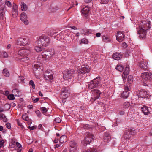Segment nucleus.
Here are the masks:
<instances>
[{
	"mask_svg": "<svg viewBox=\"0 0 152 152\" xmlns=\"http://www.w3.org/2000/svg\"><path fill=\"white\" fill-rule=\"evenodd\" d=\"M55 54L54 50L50 49L43 53L42 55L39 56L38 57V62L35 64L34 66H42V64L45 63L46 60L50 59Z\"/></svg>",
	"mask_w": 152,
	"mask_h": 152,
	"instance_id": "nucleus-1",
	"label": "nucleus"
},
{
	"mask_svg": "<svg viewBox=\"0 0 152 152\" xmlns=\"http://www.w3.org/2000/svg\"><path fill=\"white\" fill-rule=\"evenodd\" d=\"M50 42V38L46 36H41L35 42L38 46L45 47L48 45Z\"/></svg>",
	"mask_w": 152,
	"mask_h": 152,
	"instance_id": "nucleus-2",
	"label": "nucleus"
},
{
	"mask_svg": "<svg viewBox=\"0 0 152 152\" xmlns=\"http://www.w3.org/2000/svg\"><path fill=\"white\" fill-rule=\"evenodd\" d=\"M150 28L149 23H147L144 24L142 27L140 28V30L138 31V34H140L139 36L140 38H144L146 35V31L149 30Z\"/></svg>",
	"mask_w": 152,
	"mask_h": 152,
	"instance_id": "nucleus-3",
	"label": "nucleus"
},
{
	"mask_svg": "<svg viewBox=\"0 0 152 152\" xmlns=\"http://www.w3.org/2000/svg\"><path fill=\"white\" fill-rule=\"evenodd\" d=\"M91 93L93 95L90 101L93 103L99 97L101 93L97 89L93 90H91Z\"/></svg>",
	"mask_w": 152,
	"mask_h": 152,
	"instance_id": "nucleus-4",
	"label": "nucleus"
},
{
	"mask_svg": "<svg viewBox=\"0 0 152 152\" xmlns=\"http://www.w3.org/2000/svg\"><path fill=\"white\" fill-rule=\"evenodd\" d=\"M73 71L72 70H69L64 71V73L63 78L64 80H67L71 79L73 77Z\"/></svg>",
	"mask_w": 152,
	"mask_h": 152,
	"instance_id": "nucleus-5",
	"label": "nucleus"
},
{
	"mask_svg": "<svg viewBox=\"0 0 152 152\" xmlns=\"http://www.w3.org/2000/svg\"><path fill=\"white\" fill-rule=\"evenodd\" d=\"M94 135L89 133H86L85 134V145H87L88 144H89L93 139Z\"/></svg>",
	"mask_w": 152,
	"mask_h": 152,
	"instance_id": "nucleus-6",
	"label": "nucleus"
},
{
	"mask_svg": "<svg viewBox=\"0 0 152 152\" xmlns=\"http://www.w3.org/2000/svg\"><path fill=\"white\" fill-rule=\"evenodd\" d=\"M129 87L125 86L124 87V91L120 94V97L124 99L127 98L129 96V93L128 91H130Z\"/></svg>",
	"mask_w": 152,
	"mask_h": 152,
	"instance_id": "nucleus-7",
	"label": "nucleus"
},
{
	"mask_svg": "<svg viewBox=\"0 0 152 152\" xmlns=\"http://www.w3.org/2000/svg\"><path fill=\"white\" fill-rule=\"evenodd\" d=\"M70 147L69 150L71 152L76 151L77 148V145L75 141L72 140L69 142Z\"/></svg>",
	"mask_w": 152,
	"mask_h": 152,
	"instance_id": "nucleus-8",
	"label": "nucleus"
},
{
	"mask_svg": "<svg viewBox=\"0 0 152 152\" xmlns=\"http://www.w3.org/2000/svg\"><path fill=\"white\" fill-rule=\"evenodd\" d=\"M141 77L144 80H149L152 81V74L151 73L146 72L142 73Z\"/></svg>",
	"mask_w": 152,
	"mask_h": 152,
	"instance_id": "nucleus-9",
	"label": "nucleus"
},
{
	"mask_svg": "<svg viewBox=\"0 0 152 152\" xmlns=\"http://www.w3.org/2000/svg\"><path fill=\"white\" fill-rule=\"evenodd\" d=\"M53 73L51 70H47L45 73L44 78L48 80H52L53 78Z\"/></svg>",
	"mask_w": 152,
	"mask_h": 152,
	"instance_id": "nucleus-10",
	"label": "nucleus"
},
{
	"mask_svg": "<svg viewBox=\"0 0 152 152\" xmlns=\"http://www.w3.org/2000/svg\"><path fill=\"white\" fill-rule=\"evenodd\" d=\"M16 43L20 46H24L28 44V41L25 38H20L17 39Z\"/></svg>",
	"mask_w": 152,
	"mask_h": 152,
	"instance_id": "nucleus-11",
	"label": "nucleus"
},
{
	"mask_svg": "<svg viewBox=\"0 0 152 152\" xmlns=\"http://www.w3.org/2000/svg\"><path fill=\"white\" fill-rule=\"evenodd\" d=\"M21 20L25 25H27L28 23V21L27 20V15L25 12L22 13L20 16Z\"/></svg>",
	"mask_w": 152,
	"mask_h": 152,
	"instance_id": "nucleus-12",
	"label": "nucleus"
},
{
	"mask_svg": "<svg viewBox=\"0 0 152 152\" xmlns=\"http://www.w3.org/2000/svg\"><path fill=\"white\" fill-rule=\"evenodd\" d=\"M124 36L121 31H118L116 35V39L119 42L122 41L124 39Z\"/></svg>",
	"mask_w": 152,
	"mask_h": 152,
	"instance_id": "nucleus-13",
	"label": "nucleus"
},
{
	"mask_svg": "<svg viewBox=\"0 0 152 152\" xmlns=\"http://www.w3.org/2000/svg\"><path fill=\"white\" fill-rule=\"evenodd\" d=\"M90 68L89 67H81L77 71L79 74L88 73L90 72Z\"/></svg>",
	"mask_w": 152,
	"mask_h": 152,
	"instance_id": "nucleus-14",
	"label": "nucleus"
},
{
	"mask_svg": "<svg viewBox=\"0 0 152 152\" xmlns=\"http://www.w3.org/2000/svg\"><path fill=\"white\" fill-rule=\"evenodd\" d=\"M129 72V67H125L123 73L122 77L123 81L125 80Z\"/></svg>",
	"mask_w": 152,
	"mask_h": 152,
	"instance_id": "nucleus-15",
	"label": "nucleus"
},
{
	"mask_svg": "<svg viewBox=\"0 0 152 152\" xmlns=\"http://www.w3.org/2000/svg\"><path fill=\"white\" fill-rule=\"evenodd\" d=\"M148 94L147 92L143 90H140L138 96L140 97L146 98L148 97Z\"/></svg>",
	"mask_w": 152,
	"mask_h": 152,
	"instance_id": "nucleus-16",
	"label": "nucleus"
},
{
	"mask_svg": "<svg viewBox=\"0 0 152 152\" xmlns=\"http://www.w3.org/2000/svg\"><path fill=\"white\" fill-rule=\"evenodd\" d=\"M122 57L121 54L118 53H116L112 55V57L115 60H118L121 59Z\"/></svg>",
	"mask_w": 152,
	"mask_h": 152,
	"instance_id": "nucleus-17",
	"label": "nucleus"
},
{
	"mask_svg": "<svg viewBox=\"0 0 152 152\" xmlns=\"http://www.w3.org/2000/svg\"><path fill=\"white\" fill-rule=\"evenodd\" d=\"M61 94L65 97L68 96L69 95V93L68 92V89L67 88H63L61 90Z\"/></svg>",
	"mask_w": 152,
	"mask_h": 152,
	"instance_id": "nucleus-18",
	"label": "nucleus"
},
{
	"mask_svg": "<svg viewBox=\"0 0 152 152\" xmlns=\"http://www.w3.org/2000/svg\"><path fill=\"white\" fill-rule=\"evenodd\" d=\"M4 6L1 7L0 9V20H2L4 19V15L5 13V9Z\"/></svg>",
	"mask_w": 152,
	"mask_h": 152,
	"instance_id": "nucleus-19",
	"label": "nucleus"
},
{
	"mask_svg": "<svg viewBox=\"0 0 152 152\" xmlns=\"http://www.w3.org/2000/svg\"><path fill=\"white\" fill-rule=\"evenodd\" d=\"M141 110L142 113L145 115H147L150 113L148 107L145 105H143L141 108Z\"/></svg>",
	"mask_w": 152,
	"mask_h": 152,
	"instance_id": "nucleus-20",
	"label": "nucleus"
},
{
	"mask_svg": "<svg viewBox=\"0 0 152 152\" xmlns=\"http://www.w3.org/2000/svg\"><path fill=\"white\" fill-rule=\"evenodd\" d=\"M103 138L104 141L106 143H107L110 140L111 137L109 134L106 133L104 134Z\"/></svg>",
	"mask_w": 152,
	"mask_h": 152,
	"instance_id": "nucleus-21",
	"label": "nucleus"
},
{
	"mask_svg": "<svg viewBox=\"0 0 152 152\" xmlns=\"http://www.w3.org/2000/svg\"><path fill=\"white\" fill-rule=\"evenodd\" d=\"M92 81H93V83H94V84L97 87L99 86V85L101 81L100 78L99 77H97L93 79Z\"/></svg>",
	"mask_w": 152,
	"mask_h": 152,
	"instance_id": "nucleus-22",
	"label": "nucleus"
},
{
	"mask_svg": "<svg viewBox=\"0 0 152 152\" xmlns=\"http://www.w3.org/2000/svg\"><path fill=\"white\" fill-rule=\"evenodd\" d=\"M21 10L23 11H26L28 9L27 6L23 2L21 3Z\"/></svg>",
	"mask_w": 152,
	"mask_h": 152,
	"instance_id": "nucleus-23",
	"label": "nucleus"
},
{
	"mask_svg": "<svg viewBox=\"0 0 152 152\" xmlns=\"http://www.w3.org/2000/svg\"><path fill=\"white\" fill-rule=\"evenodd\" d=\"M124 136L126 139H129L131 137V136L130 135V132H129V130H126L124 132Z\"/></svg>",
	"mask_w": 152,
	"mask_h": 152,
	"instance_id": "nucleus-24",
	"label": "nucleus"
},
{
	"mask_svg": "<svg viewBox=\"0 0 152 152\" xmlns=\"http://www.w3.org/2000/svg\"><path fill=\"white\" fill-rule=\"evenodd\" d=\"M89 11V9L88 7H86L83 8L82 10V12L85 15H87Z\"/></svg>",
	"mask_w": 152,
	"mask_h": 152,
	"instance_id": "nucleus-25",
	"label": "nucleus"
},
{
	"mask_svg": "<svg viewBox=\"0 0 152 152\" xmlns=\"http://www.w3.org/2000/svg\"><path fill=\"white\" fill-rule=\"evenodd\" d=\"M67 140V137L66 136L63 135L61 136L60 139V142L61 143L66 142Z\"/></svg>",
	"mask_w": 152,
	"mask_h": 152,
	"instance_id": "nucleus-26",
	"label": "nucleus"
},
{
	"mask_svg": "<svg viewBox=\"0 0 152 152\" xmlns=\"http://www.w3.org/2000/svg\"><path fill=\"white\" fill-rule=\"evenodd\" d=\"M96 87L97 86H96L94 84V83H93V81H92L90 82L89 83L88 85V88L89 89H93L95 88H96Z\"/></svg>",
	"mask_w": 152,
	"mask_h": 152,
	"instance_id": "nucleus-27",
	"label": "nucleus"
},
{
	"mask_svg": "<svg viewBox=\"0 0 152 152\" xmlns=\"http://www.w3.org/2000/svg\"><path fill=\"white\" fill-rule=\"evenodd\" d=\"M127 80L128 83L129 84H131L133 82V77L132 75H129L128 77Z\"/></svg>",
	"mask_w": 152,
	"mask_h": 152,
	"instance_id": "nucleus-28",
	"label": "nucleus"
},
{
	"mask_svg": "<svg viewBox=\"0 0 152 152\" xmlns=\"http://www.w3.org/2000/svg\"><path fill=\"white\" fill-rule=\"evenodd\" d=\"M20 61L21 62L27 63L29 61V58L26 56H24L23 58H20Z\"/></svg>",
	"mask_w": 152,
	"mask_h": 152,
	"instance_id": "nucleus-29",
	"label": "nucleus"
},
{
	"mask_svg": "<svg viewBox=\"0 0 152 152\" xmlns=\"http://www.w3.org/2000/svg\"><path fill=\"white\" fill-rule=\"evenodd\" d=\"M102 40L105 42H110V39L107 36H103L102 37Z\"/></svg>",
	"mask_w": 152,
	"mask_h": 152,
	"instance_id": "nucleus-30",
	"label": "nucleus"
},
{
	"mask_svg": "<svg viewBox=\"0 0 152 152\" xmlns=\"http://www.w3.org/2000/svg\"><path fill=\"white\" fill-rule=\"evenodd\" d=\"M23 51L25 56H26L25 55L28 56L31 52V49H23Z\"/></svg>",
	"mask_w": 152,
	"mask_h": 152,
	"instance_id": "nucleus-31",
	"label": "nucleus"
},
{
	"mask_svg": "<svg viewBox=\"0 0 152 152\" xmlns=\"http://www.w3.org/2000/svg\"><path fill=\"white\" fill-rule=\"evenodd\" d=\"M3 73L4 75L7 77H8L10 76V73L9 71L6 68H5L3 70Z\"/></svg>",
	"mask_w": 152,
	"mask_h": 152,
	"instance_id": "nucleus-32",
	"label": "nucleus"
},
{
	"mask_svg": "<svg viewBox=\"0 0 152 152\" xmlns=\"http://www.w3.org/2000/svg\"><path fill=\"white\" fill-rule=\"evenodd\" d=\"M130 104L128 102H125L123 105V107L124 108H128L130 106Z\"/></svg>",
	"mask_w": 152,
	"mask_h": 152,
	"instance_id": "nucleus-33",
	"label": "nucleus"
},
{
	"mask_svg": "<svg viewBox=\"0 0 152 152\" xmlns=\"http://www.w3.org/2000/svg\"><path fill=\"white\" fill-rule=\"evenodd\" d=\"M81 126L84 129H89L91 128L90 126L87 124H82L81 125Z\"/></svg>",
	"mask_w": 152,
	"mask_h": 152,
	"instance_id": "nucleus-34",
	"label": "nucleus"
},
{
	"mask_svg": "<svg viewBox=\"0 0 152 152\" xmlns=\"http://www.w3.org/2000/svg\"><path fill=\"white\" fill-rule=\"evenodd\" d=\"M12 10L18 11V7L15 3H13L12 5Z\"/></svg>",
	"mask_w": 152,
	"mask_h": 152,
	"instance_id": "nucleus-35",
	"label": "nucleus"
},
{
	"mask_svg": "<svg viewBox=\"0 0 152 152\" xmlns=\"http://www.w3.org/2000/svg\"><path fill=\"white\" fill-rule=\"evenodd\" d=\"M1 54L3 58H7L8 57L7 53L5 51H2L1 52Z\"/></svg>",
	"mask_w": 152,
	"mask_h": 152,
	"instance_id": "nucleus-36",
	"label": "nucleus"
},
{
	"mask_svg": "<svg viewBox=\"0 0 152 152\" xmlns=\"http://www.w3.org/2000/svg\"><path fill=\"white\" fill-rule=\"evenodd\" d=\"M88 40L85 38L82 39L81 40V43L85 44H87L88 43Z\"/></svg>",
	"mask_w": 152,
	"mask_h": 152,
	"instance_id": "nucleus-37",
	"label": "nucleus"
},
{
	"mask_svg": "<svg viewBox=\"0 0 152 152\" xmlns=\"http://www.w3.org/2000/svg\"><path fill=\"white\" fill-rule=\"evenodd\" d=\"M22 118L23 120L26 121H27L28 120V116L26 115V114H23L22 115Z\"/></svg>",
	"mask_w": 152,
	"mask_h": 152,
	"instance_id": "nucleus-38",
	"label": "nucleus"
},
{
	"mask_svg": "<svg viewBox=\"0 0 152 152\" xmlns=\"http://www.w3.org/2000/svg\"><path fill=\"white\" fill-rule=\"evenodd\" d=\"M41 46H37L35 47V50L37 52H39L42 50V49L41 48Z\"/></svg>",
	"mask_w": 152,
	"mask_h": 152,
	"instance_id": "nucleus-39",
	"label": "nucleus"
},
{
	"mask_svg": "<svg viewBox=\"0 0 152 152\" xmlns=\"http://www.w3.org/2000/svg\"><path fill=\"white\" fill-rule=\"evenodd\" d=\"M18 11L12 10V15L13 18L16 17L18 15Z\"/></svg>",
	"mask_w": 152,
	"mask_h": 152,
	"instance_id": "nucleus-40",
	"label": "nucleus"
},
{
	"mask_svg": "<svg viewBox=\"0 0 152 152\" xmlns=\"http://www.w3.org/2000/svg\"><path fill=\"white\" fill-rule=\"evenodd\" d=\"M29 84L32 86L33 89H34L35 88V85L34 82L32 80H31L29 81Z\"/></svg>",
	"mask_w": 152,
	"mask_h": 152,
	"instance_id": "nucleus-41",
	"label": "nucleus"
},
{
	"mask_svg": "<svg viewBox=\"0 0 152 152\" xmlns=\"http://www.w3.org/2000/svg\"><path fill=\"white\" fill-rule=\"evenodd\" d=\"M40 109L42 113L43 114L46 113L48 111V110L45 107H41Z\"/></svg>",
	"mask_w": 152,
	"mask_h": 152,
	"instance_id": "nucleus-42",
	"label": "nucleus"
},
{
	"mask_svg": "<svg viewBox=\"0 0 152 152\" xmlns=\"http://www.w3.org/2000/svg\"><path fill=\"white\" fill-rule=\"evenodd\" d=\"M129 132H130V134L131 135V136L132 135H134L136 134V133L135 131V130H133L130 129L129 130Z\"/></svg>",
	"mask_w": 152,
	"mask_h": 152,
	"instance_id": "nucleus-43",
	"label": "nucleus"
},
{
	"mask_svg": "<svg viewBox=\"0 0 152 152\" xmlns=\"http://www.w3.org/2000/svg\"><path fill=\"white\" fill-rule=\"evenodd\" d=\"M96 150L95 149L91 148L89 149H88L85 151V152H95Z\"/></svg>",
	"mask_w": 152,
	"mask_h": 152,
	"instance_id": "nucleus-44",
	"label": "nucleus"
},
{
	"mask_svg": "<svg viewBox=\"0 0 152 152\" xmlns=\"http://www.w3.org/2000/svg\"><path fill=\"white\" fill-rule=\"evenodd\" d=\"M5 4L7 6L9 7H12V4L11 3L8 1H5Z\"/></svg>",
	"mask_w": 152,
	"mask_h": 152,
	"instance_id": "nucleus-45",
	"label": "nucleus"
},
{
	"mask_svg": "<svg viewBox=\"0 0 152 152\" xmlns=\"http://www.w3.org/2000/svg\"><path fill=\"white\" fill-rule=\"evenodd\" d=\"M56 10V9H54L53 8V7H51L48 10V11L50 13V12H55Z\"/></svg>",
	"mask_w": 152,
	"mask_h": 152,
	"instance_id": "nucleus-46",
	"label": "nucleus"
},
{
	"mask_svg": "<svg viewBox=\"0 0 152 152\" xmlns=\"http://www.w3.org/2000/svg\"><path fill=\"white\" fill-rule=\"evenodd\" d=\"M8 99L11 100H13L15 99L14 95L13 94H10L8 96Z\"/></svg>",
	"mask_w": 152,
	"mask_h": 152,
	"instance_id": "nucleus-47",
	"label": "nucleus"
},
{
	"mask_svg": "<svg viewBox=\"0 0 152 152\" xmlns=\"http://www.w3.org/2000/svg\"><path fill=\"white\" fill-rule=\"evenodd\" d=\"M54 121L56 123H59L61 121V120L59 117L56 118Z\"/></svg>",
	"mask_w": 152,
	"mask_h": 152,
	"instance_id": "nucleus-48",
	"label": "nucleus"
},
{
	"mask_svg": "<svg viewBox=\"0 0 152 152\" xmlns=\"http://www.w3.org/2000/svg\"><path fill=\"white\" fill-rule=\"evenodd\" d=\"M18 55H19L21 56L23 55V56H24L25 55L23 49L20 50L18 52Z\"/></svg>",
	"mask_w": 152,
	"mask_h": 152,
	"instance_id": "nucleus-49",
	"label": "nucleus"
},
{
	"mask_svg": "<svg viewBox=\"0 0 152 152\" xmlns=\"http://www.w3.org/2000/svg\"><path fill=\"white\" fill-rule=\"evenodd\" d=\"M35 112L37 115V116L39 117H41V114L39 110H36L35 111Z\"/></svg>",
	"mask_w": 152,
	"mask_h": 152,
	"instance_id": "nucleus-50",
	"label": "nucleus"
},
{
	"mask_svg": "<svg viewBox=\"0 0 152 152\" xmlns=\"http://www.w3.org/2000/svg\"><path fill=\"white\" fill-rule=\"evenodd\" d=\"M115 69L120 72H122L123 71V67H115Z\"/></svg>",
	"mask_w": 152,
	"mask_h": 152,
	"instance_id": "nucleus-51",
	"label": "nucleus"
},
{
	"mask_svg": "<svg viewBox=\"0 0 152 152\" xmlns=\"http://www.w3.org/2000/svg\"><path fill=\"white\" fill-rule=\"evenodd\" d=\"M6 127L9 129H10L11 128V124L9 123H7L6 124Z\"/></svg>",
	"mask_w": 152,
	"mask_h": 152,
	"instance_id": "nucleus-52",
	"label": "nucleus"
},
{
	"mask_svg": "<svg viewBox=\"0 0 152 152\" xmlns=\"http://www.w3.org/2000/svg\"><path fill=\"white\" fill-rule=\"evenodd\" d=\"M24 80V77L22 76L19 77L18 80H20L21 82H23Z\"/></svg>",
	"mask_w": 152,
	"mask_h": 152,
	"instance_id": "nucleus-53",
	"label": "nucleus"
},
{
	"mask_svg": "<svg viewBox=\"0 0 152 152\" xmlns=\"http://www.w3.org/2000/svg\"><path fill=\"white\" fill-rule=\"evenodd\" d=\"M17 122L18 124V125L22 127L23 126L22 123L20 122V121L19 119H17Z\"/></svg>",
	"mask_w": 152,
	"mask_h": 152,
	"instance_id": "nucleus-54",
	"label": "nucleus"
},
{
	"mask_svg": "<svg viewBox=\"0 0 152 152\" xmlns=\"http://www.w3.org/2000/svg\"><path fill=\"white\" fill-rule=\"evenodd\" d=\"M4 143V140H1L0 141V148H1L2 147V146H3V144Z\"/></svg>",
	"mask_w": 152,
	"mask_h": 152,
	"instance_id": "nucleus-55",
	"label": "nucleus"
},
{
	"mask_svg": "<svg viewBox=\"0 0 152 152\" xmlns=\"http://www.w3.org/2000/svg\"><path fill=\"white\" fill-rule=\"evenodd\" d=\"M40 68V67H34V68L33 69V70L34 71V72H36L37 70L39 71V69H41Z\"/></svg>",
	"mask_w": 152,
	"mask_h": 152,
	"instance_id": "nucleus-56",
	"label": "nucleus"
},
{
	"mask_svg": "<svg viewBox=\"0 0 152 152\" xmlns=\"http://www.w3.org/2000/svg\"><path fill=\"white\" fill-rule=\"evenodd\" d=\"M88 33H91V32H90V30L89 29H88L87 30V31L85 33L83 34L85 35H87L88 34Z\"/></svg>",
	"mask_w": 152,
	"mask_h": 152,
	"instance_id": "nucleus-57",
	"label": "nucleus"
},
{
	"mask_svg": "<svg viewBox=\"0 0 152 152\" xmlns=\"http://www.w3.org/2000/svg\"><path fill=\"white\" fill-rule=\"evenodd\" d=\"M102 1V3L103 4H107V3L109 1V0H101Z\"/></svg>",
	"mask_w": 152,
	"mask_h": 152,
	"instance_id": "nucleus-58",
	"label": "nucleus"
},
{
	"mask_svg": "<svg viewBox=\"0 0 152 152\" xmlns=\"http://www.w3.org/2000/svg\"><path fill=\"white\" fill-rule=\"evenodd\" d=\"M39 100V98H36L35 99H33V102L34 103H36Z\"/></svg>",
	"mask_w": 152,
	"mask_h": 152,
	"instance_id": "nucleus-59",
	"label": "nucleus"
},
{
	"mask_svg": "<svg viewBox=\"0 0 152 152\" xmlns=\"http://www.w3.org/2000/svg\"><path fill=\"white\" fill-rule=\"evenodd\" d=\"M16 145L19 148H20L21 147V145L18 142H16Z\"/></svg>",
	"mask_w": 152,
	"mask_h": 152,
	"instance_id": "nucleus-60",
	"label": "nucleus"
},
{
	"mask_svg": "<svg viewBox=\"0 0 152 152\" xmlns=\"http://www.w3.org/2000/svg\"><path fill=\"white\" fill-rule=\"evenodd\" d=\"M28 128L30 130H33L36 128V127L35 126H32V127L29 126Z\"/></svg>",
	"mask_w": 152,
	"mask_h": 152,
	"instance_id": "nucleus-61",
	"label": "nucleus"
},
{
	"mask_svg": "<svg viewBox=\"0 0 152 152\" xmlns=\"http://www.w3.org/2000/svg\"><path fill=\"white\" fill-rule=\"evenodd\" d=\"M5 117V115L3 114L0 115V120H1L3 119V118H4V117Z\"/></svg>",
	"mask_w": 152,
	"mask_h": 152,
	"instance_id": "nucleus-62",
	"label": "nucleus"
},
{
	"mask_svg": "<svg viewBox=\"0 0 152 152\" xmlns=\"http://www.w3.org/2000/svg\"><path fill=\"white\" fill-rule=\"evenodd\" d=\"M125 113V112L124 111H121L119 112V114L121 115H124Z\"/></svg>",
	"mask_w": 152,
	"mask_h": 152,
	"instance_id": "nucleus-63",
	"label": "nucleus"
},
{
	"mask_svg": "<svg viewBox=\"0 0 152 152\" xmlns=\"http://www.w3.org/2000/svg\"><path fill=\"white\" fill-rule=\"evenodd\" d=\"M9 94V92L8 91H6L5 92L4 95L6 96L8 95V94Z\"/></svg>",
	"mask_w": 152,
	"mask_h": 152,
	"instance_id": "nucleus-64",
	"label": "nucleus"
}]
</instances>
